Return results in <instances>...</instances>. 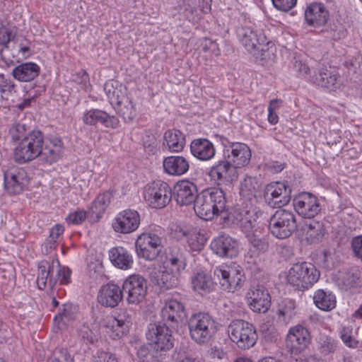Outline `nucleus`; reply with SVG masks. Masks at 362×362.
<instances>
[{
    "label": "nucleus",
    "instance_id": "f257e3e1",
    "mask_svg": "<svg viewBox=\"0 0 362 362\" xmlns=\"http://www.w3.org/2000/svg\"><path fill=\"white\" fill-rule=\"evenodd\" d=\"M238 37L245 49L262 60L273 59L275 48L255 23L245 21L236 30Z\"/></svg>",
    "mask_w": 362,
    "mask_h": 362
},
{
    "label": "nucleus",
    "instance_id": "f03ea898",
    "mask_svg": "<svg viewBox=\"0 0 362 362\" xmlns=\"http://www.w3.org/2000/svg\"><path fill=\"white\" fill-rule=\"evenodd\" d=\"M225 192L219 187H210L202 191L197 197L194 210L200 218L212 220L226 211Z\"/></svg>",
    "mask_w": 362,
    "mask_h": 362
},
{
    "label": "nucleus",
    "instance_id": "7ed1b4c3",
    "mask_svg": "<svg viewBox=\"0 0 362 362\" xmlns=\"http://www.w3.org/2000/svg\"><path fill=\"white\" fill-rule=\"evenodd\" d=\"M104 91L117 113L125 122H132L135 118L136 109L124 86L118 81L109 80L104 84Z\"/></svg>",
    "mask_w": 362,
    "mask_h": 362
},
{
    "label": "nucleus",
    "instance_id": "20e7f679",
    "mask_svg": "<svg viewBox=\"0 0 362 362\" xmlns=\"http://www.w3.org/2000/svg\"><path fill=\"white\" fill-rule=\"evenodd\" d=\"M70 276L71 270L67 267H60L58 260H53L52 263L42 260L38 263L36 282L40 290L45 289L47 285L52 288L58 281L60 284H68Z\"/></svg>",
    "mask_w": 362,
    "mask_h": 362
},
{
    "label": "nucleus",
    "instance_id": "39448f33",
    "mask_svg": "<svg viewBox=\"0 0 362 362\" xmlns=\"http://www.w3.org/2000/svg\"><path fill=\"white\" fill-rule=\"evenodd\" d=\"M320 272L314 264L303 262L294 264L288 270V283L299 291L311 288L320 278Z\"/></svg>",
    "mask_w": 362,
    "mask_h": 362
},
{
    "label": "nucleus",
    "instance_id": "423d86ee",
    "mask_svg": "<svg viewBox=\"0 0 362 362\" xmlns=\"http://www.w3.org/2000/svg\"><path fill=\"white\" fill-rule=\"evenodd\" d=\"M214 279L221 288L228 292H235L243 285L245 277L243 268L235 263L223 264L213 271Z\"/></svg>",
    "mask_w": 362,
    "mask_h": 362
},
{
    "label": "nucleus",
    "instance_id": "0eeeda50",
    "mask_svg": "<svg viewBox=\"0 0 362 362\" xmlns=\"http://www.w3.org/2000/svg\"><path fill=\"white\" fill-rule=\"evenodd\" d=\"M43 134L39 130H33L25 136L14 150L13 158L20 164L31 161L42 151Z\"/></svg>",
    "mask_w": 362,
    "mask_h": 362
},
{
    "label": "nucleus",
    "instance_id": "6e6552de",
    "mask_svg": "<svg viewBox=\"0 0 362 362\" xmlns=\"http://www.w3.org/2000/svg\"><path fill=\"white\" fill-rule=\"evenodd\" d=\"M188 328L191 339L199 344L208 343L216 332L215 321L206 313L192 315L189 320Z\"/></svg>",
    "mask_w": 362,
    "mask_h": 362
},
{
    "label": "nucleus",
    "instance_id": "1a4fd4ad",
    "mask_svg": "<svg viewBox=\"0 0 362 362\" xmlns=\"http://www.w3.org/2000/svg\"><path fill=\"white\" fill-rule=\"evenodd\" d=\"M228 332L230 340L243 350L252 347L257 339L253 325L243 320L232 321L228 327Z\"/></svg>",
    "mask_w": 362,
    "mask_h": 362
},
{
    "label": "nucleus",
    "instance_id": "9d476101",
    "mask_svg": "<svg viewBox=\"0 0 362 362\" xmlns=\"http://www.w3.org/2000/svg\"><path fill=\"white\" fill-rule=\"evenodd\" d=\"M296 228V216L291 211L280 209L270 218L269 230L278 239L290 237Z\"/></svg>",
    "mask_w": 362,
    "mask_h": 362
},
{
    "label": "nucleus",
    "instance_id": "9b49d317",
    "mask_svg": "<svg viewBox=\"0 0 362 362\" xmlns=\"http://www.w3.org/2000/svg\"><path fill=\"white\" fill-rule=\"evenodd\" d=\"M143 195L147 204L154 209H163L171 201L172 190L169 185L161 180L147 184Z\"/></svg>",
    "mask_w": 362,
    "mask_h": 362
},
{
    "label": "nucleus",
    "instance_id": "f8f14e48",
    "mask_svg": "<svg viewBox=\"0 0 362 362\" xmlns=\"http://www.w3.org/2000/svg\"><path fill=\"white\" fill-rule=\"evenodd\" d=\"M161 247V238L155 232H144L138 235L135 242L137 256L148 261L156 259L160 252Z\"/></svg>",
    "mask_w": 362,
    "mask_h": 362
},
{
    "label": "nucleus",
    "instance_id": "ddd939ff",
    "mask_svg": "<svg viewBox=\"0 0 362 362\" xmlns=\"http://www.w3.org/2000/svg\"><path fill=\"white\" fill-rule=\"evenodd\" d=\"M132 320L130 312L122 309L117 316L108 315L103 318L101 321V327L112 339H119L128 331Z\"/></svg>",
    "mask_w": 362,
    "mask_h": 362
},
{
    "label": "nucleus",
    "instance_id": "4468645a",
    "mask_svg": "<svg viewBox=\"0 0 362 362\" xmlns=\"http://www.w3.org/2000/svg\"><path fill=\"white\" fill-rule=\"evenodd\" d=\"M146 337L156 351H168L173 346L172 331L165 324H150Z\"/></svg>",
    "mask_w": 362,
    "mask_h": 362
},
{
    "label": "nucleus",
    "instance_id": "2eb2a0df",
    "mask_svg": "<svg viewBox=\"0 0 362 362\" xmlns=\"http://www.w3.org/2000/svg\"><path fill=\"white\" fill-rule=\"evenodd\" d=\"M29 184V177L23 168L11 167L4 173V187L9 194L22 193Z\"/></svg>",
    "mask_w": 362,
    "mask_h": 362
},
{
    "label": "nucleus",
    "instance_id": "dca6fc26",
    "mask_svg": "<svg viewBox=\"0 0 362 362\" xmlns=\"http://www.w3.org/2000/svg\"><path fill=\"white\" fill-rule=\"evenodd\" d=\"M123 293L127 294L129 304L137 305L142 302L147 293V281L141 275L128 276L122 284Z\"/></svg>",
    "mask_w": 362,
    "mask_h": 362
},
{
    "label": "nucleus",
    "instance_id": "f3484780",
    "mask_svg": "<svg viewBox=\"0 0 362 362\" xmlns=\"http://www.w3.org/2000/svg\"><path fill=\"white\" fill-rule=\"evenodd\" d=\"M264 197L269 206L281 208L290 202L291 189L284 182H272L267 185Z\"/></svg>",
    "mask_w": 362,
    "mask_h": 362
},
{
    "label": "nucleus",
    "instance_id": "a211bd4d",
    "mask_svg": "<svg viewBox=\"0 0 362 362\" xmlns=\"http://www.w3.org/2000/svg\"><path fill=\"white\" fill-rule=\"evenodd\" d=\"M234 220L245 233L257 232L259 213L253 205H238L233 214Z\"/></svg>",
    "mask_w": 362,
    "mask_h": 362
},
{
    "label": "nucleus",
    "instance_id": "6ab92c4d",
    "mask_svg": "<svg viewBox=\"0 0 362 362\" xmlns=\"http://www.w3.org/2000/svg\"><path fill=\"white\" fill-rule=\"evenodd\" d=\"M141 223L139 213L134 209H125L118 213L112 221L113 230L119 233L128 234L138 229Z\"/></svg>",
    "mask_w": 362,
    "mask_h": 362
},
{
    "label": "nucleus",
    "instance_id": "aec40b11",
    "mask_svg": "<svg viewBox=\"0 0 362 362\" xmlns=\"http://www.w3.org/2000/svg\"><path fill=\"white\" fill-rule=\"evenodd\" d=\"M310 341L308 330L298 325L291 327L286 336V346L293 354H298L305 350Z\"/></svg>",
    "mask_w": 362,
    "mask_h": 362
},
{
    "label": "nucleus",
    "instance_id": "412c9836",
    "mask_svg": "<svg viewBox=\"0 0 362 362\" xmlns=\"http://www.w3.org/2000/svg\"><path fill=\"white\" fill-rule=\"evenodd\" d=\"M250 308L255 313H265L271 305V298L262 285L252 286L246 295Z\"/></svg>",
    "mask_w": 362,
    "mask_h": 362
},
{
    "label": "nucleus",
    "instance_id": "4be33fe9",
    "mask_svg": "<svg viewBox=\"0 0 362 362\" xmlns=\"http://www.w3.org/2000/svg\"><path fill=\"white\" fill-rule=\"evenodd\" d=\"M296 212L306 218L315 217L321 210L317 198L308 192H303L293 199Z\"/></svg>",
    "mask_w": 362,
    "mask_h": 362
},
{
    "label": "nucleus",
    "instance_id": "5701e85b",
    "mask_svg": "<svg viewBox=\"0 0 362 362\" xmlns=\"http://www.w3.org/2000/svg\"><path fill=\"white\" fill-rule=\"evenodd\" d=\"M198 194L197 185L189 180H180L174 185V198L180 206H188L194 204Z\"/></svg>",
    "mask_w": 362,
    "mask_h": 362
},
{
    "label": "nucleus",
    "instance_id": "b1692460",
    "mask_svg": "<svg viewBox=\"0 0 362 362\" xmlns=\"http://www.w3.org/2000/svg\"><path fill=\"white\" fill-rule=\"evenodd\" d=\"M262 182L256 177L245 176L240 184V202L242 205H253L260 194Z\"/></svg>",
    "mask_w": 362,
    "mask_h": 362
},
{
    "label": "nucleus",
    "instance_id": "393cba45",
    "mask_svg": "<svg viewBox=\"0 0 362 362\" xmlns=\"http://www.w3.org/2000/svg\"><path fill=\"white\" fill-rule=\"evenodd\" d=\"M150 281L160 291L175 288L179 284V276L162 265L154 269L149 274Z\"/></svg>",
    "mask_w": 362,
    "mask_h": 362
},
{
    "label": "nucleus",
    "instance_id": "a878e982",
    "mask_svg": "<svg viewBox=\"0 0 362 362\" xmlns=\"http://www.w3.org/2000/svg\"><path fill=\"white\" fill-rule=\"evenodd\" d=\"M211 248L214 253L221 257H234L239 253V243L237 240L228 235H220L214 239Z\"/></svg>",
    "mask_w": 362,
    "mask_h": 362
},
{
    "label": "nucleus",
    "instance_id": "bb28decb",
    "mask_svg": "<svg viewBox=\"0 0 362 362\" xmlns=\"http://www.w3.org/2000/svg\"><path fill=\"white\" fill-rule=\"evenodd\" d=\"M186 315L183 303L176 299L166 301L161 310L162 320L172 327L181 322Z\"/></svg>",
    "mask_w": 362,
    "mask_h": 362
},
{
    "label": "nucleus",
    "instance_id": "cd10ccee",
    "mask_svg": "<svg viewBox=\"0 0 362 362\" xmlns=\"http://www.w3.org/2000/svg\"><path fill=\"white\" fill-rule=\"evenodd\" d=\"M235 168L230 161L223 160L210 168L209 175L218 185H221L230 183L235 177Z\"/></svg>",
    "mask_w": 362,
    "mask_h": 362
},
{
    "label": "nucleus",
    "instance_id": "c85d7f7f",
    "mask_svg": "<svg viewBox=\"0 0 362 362\" xmlns=\"http://www.w3.org/2000/svg\"><path fill=\"white\" fill-rule=\"evenodd\" d=\"M83 121L90 126L100 123L107 128L115 129L118 127L119 121L114 115H110L106 112L99 109H91L83 115Z\"/></svg>",
    "mask_w": 362,
    "mask_h": 362
},
{
    "label": "nucleus",
    "instance_id": "c756f323",
    "mask_svg": "<svg viewBox=\"0 0 362 362\" xmlns=\"http://www.w3.org/2000/svg\"><path fill=\"white\" fill-rule=\"evenodd\" d=\"M123 298V291L118 285L107 284L103 286L98 295V301L105 307H116Z\"/></svg>",
    "mask_w": 362,
    "mask_h": 362
},
{
    "label": "nucleus",
    "instance_id": "7c9ffc66",
    "mask_svg": "<svg viewBox=\"0 0 362 362\" xmlns=\"http://www.w3.org/2000/svg\"><path fill=\"white\" fill-rule=\"evenodd\" d=\"M329 13L325 6L318 2L307 5L305 9V20L311 26L324 25L328 20Z\"/></svg>",
    "mask_w": 362,
    "mask_h": 362
},
{
    "label": "nucleus",
    "instance_id": "2f4dec72",
    "mask_svg": "<svg viewBox=\"0 0 362 362\" xmlns=\"http://www.w3.org/2000/svg\"><path fill=\"white\" fill-rule=\"evenodd\" d=\"M190 152L197 160L208 161L214 157L216 149L211 141L207 139L199 138L192 141Z\"/></svg>",
    "mask_w": 362,
    "mask_h": 362
},
{
    "label": "nucleus",
    "instance_id": "473e14b6",
    "mask_svg": "<svg viewBox=\"0 0 362 362\" xmlns=\"http://www.w3.org/2000/svg\"><path fill=\"white\" fill-rule=\"evenodd\" d=\"M230 153L228 154V160L235 168L247 165L251 158L250 148L243 143H233L230 146Z\"/></svg>",
    "mask_w": 362,
    "mask_h": 362
},
{
    "label": "nucleus",
    "instance_id": "72a5a7b5",
    "mask_svg": "<svg viewBox=\"0 0 362 362\" xmlns=\"http://www.w3.org/2000/svg\"><path fill=\"white\" fill-rule=\"evenodd\" d=\"M163 168L164 172L169 175L181 176L189 170V163L184 156H170L164 158Z\"/></svg>",
    "mask_w": 362,
    "mask_h": 362
},
{
    "label": "nucleus",
    "instance_id": "f704fd0d",
    "mask_svg": "<svg viewBox=\"0 0 362 362\" xmlns=\"http://www.w3.org/2000/svg\"><path fill=\"white\" fill-rule=\"evenodd\" d=\"M161 265L180 276L186 267V258L180 248L172 247Z\"/></svg>",
    "mask_w": 362,
    "mask_h": 362
},
{
    "label": "nucleus",
    "instance_id": "c9c22d12",
    "mask_svg": "<svg viewBox=\"0 0 362 362\" xmlns=\"http://www.w3.org/2000/svg\"><path fill=\"white\" fill-rule=\"evenodd\" d=\"M186 144L185 134L178 129H173L166 131L163 136V145L171 153L181 152Z\"/></svg>",
    "mask_w": 362,
    "mask_h": 362
},
{
    "label": "nucleus",
    "instance_id": "e433bc0d",
    "mask_svg": "<svg viewBox=\"0 0 362 362\" xmlns=\"http://www.w3.org/2000/svg\"><path fill=\"white\" fill-rule=\"evenodd\" d=\"M40 71V66L37 64L26 62L16 66L12 71V76L19 81L29 82L34 80Z\"/></svg>",
    "mask_w": 362,
    "mask_h": 362
},
{
    "label": "nucleus",
    "instance_id": "4c0bfd02",
    "mask_svg": "<svg viewBox=\"0 0 362 362\" xmlns=\"http://www.w3.org/2000/svg\"><path fill=\"white\" fill-rule=\"evenodd\" d=\"M109 257L114 266L121 269H129L134 263L132 255L122 247L112 248L109 252Z\"/></svg>",
    "mask_w": 362,
    "mask_h": 362
},
{
    "label": "nucleus",
    "instance_id": "58836bf2",
    "mask_svg": "<svg viewBox=\"0 0 362 362\" xmlns=\"http://www.w3.org/2000/svg\"><path fill=\"white\" fill-rule=\"evenodd\" d=\"M63 151L62 141L59 138H53L46 142L42 146L40 156L42 160L49 163L56 162L61 156Z\"/></svg>",
    "mask_w": 362,
    "mask_h": 362
},
{
    "label": "nucleus",
    "instance_id": "ea45409f",
    "mask_svg": "<svg viewBox=\"0 0 362 362\" xmlns=\"http://www.w3.org/2000/svg\"><path fill=\"white\" fill-rule=\"evenodd\" d=\"M324 225L316 221H310L304 224L302 228L303 235L309 244L319 243L325 235Z\"/></svg>",
    "mask_w": 362,
    "mask_h": 362
},
{
    "label": "nucleus",
    "instance_id": "a19ab883",
    "mask_svg": "<svg viewBox=\"0 0 362 362\" xmlns=\"http://www.w3.org/2000/svg\"><path fill=\"white\" fill-rule=\"evenodd\" d=\"M313 81L322 88L334 89L339 86L338 75L327 69H321L313 76Z\"/></svg>",
    "mask_w": 362,
    "mask_h": 362
},
{
    "label": "nucleus",
    "instance_id": "79ce46f5",
    "mask_svg": "<svg viewBox=\"0 0 362 362\" xmlns=\"http://www.w3.org/2000/svg\"><path fill=\"white\" fill-rule=\"evenodd\" d=\"M315 305L320 310L330 311L336 307L337 300L335 296L329 291L319 289L315 292L313 296Z\"/></svg>",
    "mask_w": 362,
    "mask_h": 362
},
{
    "label": "nucleus",
    "instance_id": "37998d69",
    "mask_svg": "<svg viewBox=\"0 0 362 362\" xmlns=\"http://www.w3.org/2000/svg\"><path fill=\"white\" fill-rule=\"evenodd\" d=\"M112 195L110 192L100 194L93 202L89 210L92 217L100 218L110 204Z\"/></svg>",
    "mask_w": 362,
    "mask_h": 362
},
{
    "label": "nucleus",
    "instance_id": "c03bdc74",
    "mask_svg": "<svg viewBox=\"0 0 362 362\" xmlns=\"http://www.w3.org/2000/svg\"><path fill=\"white\" fill-rule=\"evenodd\" d=\"M194 291L203 295L213 289V282L209 276L204 272H198L192 278Z\"/></svg>",
    "mask_w": 362,
    "mask_h": 362
},
{
    "label": "nucleus",
    "instance_id": "a18cd8bd",
    "mask_svg": "<svg viewBox=\"0 0 362 362\" xmlns=\"http://www.w3.org/2000/svg\"><path fill=\"white\" fill-rule=\"evenodd\" d=\"M296 302L291 299H286L278 310L279 318L286 323H288L296 315Z\"/></svg>",
    "mask_w": 362,
    "mask_h": 362
},
{
    "label": "nucleus",
    "instance_id": "49530a36",
    "mask_svg": "<svg viewBox=\"0 0 362 362\" xmlns=\"http://www.w3.org/2000/svg\"><path fill=\"white\" fill-rule=\"evenodd\" d=\"M342 284L346 289L361 286V272L358 269H354L348 272L342 279Z\"/></svg>",
    "mask_w": 362,
    "mask_h": 362
},
{
    "label": "nucleus",
    "instance_id": "de8ad7c7",
    "mask_svg": "<svg viewBox=\"0 0 362 362\" xmlns=\"http://www.w3.org/2000/svg\"><path fill=\"white\" fill-rule=\"evenodd\" d=\"M77 313V307L71 303H65L62 309L60 310L59 315L55 317L54 320L62 321L66 325L75 319Z\"/></svg>",
    "mask_w": 362,
    "mask_h": 362
},
{
    "label": "nucleus",
    "instance_id": "09e8293b",
    "mask_svg": "<svg viewBox=\"0 0 362 362\" xmlns=\"http://www.w3.org/2000/svg\"><path fill=\"white\" fill-rule=\"evenodd\" d=\"M250 244V252L252 253L251 257H257L259 255L264 253L269 248L268 242L265 240L257 238L256 235L251 238Z\"/></svg>",
    "mask_w": 362,
    "mask_h": 362
},
{
    "label": "nucleus",
    "instance_id": "8fccbe9b",
    "mask_svg": "<svg viewBox=\"0 0 362 362\" xmlns=\"http://www.w3.org/2000/svg\"><path fill=\"white\" fill-rule=\"evenodd\" d=\"M64 228L61 224H56L53 226L49 233V236L45 243V247L50 250L57 247L59 238L63 234Z\"/></svg>",
    "mask_w": 362,
    "mask_h": 362
},
{
    "label": "nucleus",
    "instance_id": "3c124183",
    "mask_svg": "<svg viewBox=\"0 0 362 362\" xmlns=\"http://www.w3.org/2000/svg\"><path fill=\"white\" fill-rule=\"evenodd\" d=\"M143 146L150 155H155L159 151V142L153 134H146L143 138Z\"/></svg>",
    "mask_w": 362,
    "mask_h": 362
},
{
    "label": "nucleus",
    "instance_id": "603ef678",
    "mask_svg": "<svg viewBox=\"0 0 362 362\" xmlns=\"http://www.w3.org/2000/svg\"><path fill=\"white\" fill-rule=\"evenodd\" d=\"M340 337L343 342L350 348H356L358 341L353 336L351 326L343 327L340 331Z\"/></svg>",
    "mask_w": 362,
    "mask_h": 362
},
{
    "label": "nucleus",
    "instance_id": "864d4df0",
    "mask_svg": "<svg viewBox=\"0 0 362 362\" xmlns=\"http://www.w3.org/2000/svg\"><path fill=\"white\" fill-rule=\"evenodd\" d=\"M0 93L1 97L9 96L16 93V85L9 78L5 77L4 74H0Z\"/></svg>",
    "mask_w": 362,
    "mask_h": 362
},
{
    "label": "nucleus",
    "instance_id": "5fc2aeb1",
    "mask_svg": "<svg viewBox=\"0 0 362 362\" xmlns=\"http://www.w3.org/2000/svg\"><path fill=\"white\" fill-rule=\"evenodd\" d=\"M189 247L192 251L199 252L204 245V238L197 233H191L187 238Z\"/></svg>",
    "mask_w": 362,
    "mask_h": 362
},
{
    "label": "nucleus",
    "instance_id": "6e6d98bb",
    "mask_svg": "<svg viewBox=\"0 0 362 362\" xmlns=\"http://www.w3.org/2000/svg\"><path fill=\"white\" fill-rule=\"evenodd\" d=\"M49 362H74V361L67 349L60 348L53 351Z\"/></svg>",
    "mask_w": 362,
    "mask_h": 362
},
{
    "label": "nucleus",
    "instance_id": "4d7b16f0",
    "mask_svg": "<svg viewBox=\"0 0 362 362\" xmlns=\"http://www.w3.org/2000/svg\"><path fill=\"white\" fill-rule=\"evenodd\" d=\"M26 126L21 123H15L12 124L9 129V134L11 136L12 140L18 141L21 139H23L26 136Z\"/></svg>",
    "mask_w": 362,
    "mask_h": 362
},
{
    "label": "nucleus",
    "instance_id": "13d9d810",
    "mask_svg": "<svg viewBox=\"0 0 362 362\" xmlns=\"http://www.w3.org/2000/svg\"><path fill=\"white\" fill-rule=\"evenodd\" d=\"M202 50L204 52L209 54L208 56L211 58L218 57L220 55V49L215 42L209 40L204 39L202 43Z\"/></svg>",
    "mask_w": 362,
    "mask_h": 362
},
{
    "label": "nucleus",
    "instance_id": "bf43d9fd",
    "mask_svg": "<svg viewBox=\"0 0 362 362\" xmlns=\"http://www.w3.org/2000/svg\"><path fill=\"white\" fill-rule=\"evenodd\" d=\"M79 335L83 340H86L87 342L90 344L94 343L98 339L97 331L93 330L89 327V326L86 325H83L81 327L79 330Z\"/></svg>",
    "mask_w": 362,
    "mask_h": 362
},
{
    "label": "nucleus",
    "instance_id": "052dcab7",
    "mask_svg": "<svg viewBox=\"0 0 362 362\" xmlns=\"http://www.w3.org/2000/svg\"><path fill=\"white\" fill-rule=\"evenodd\" d=\"M86 218V211L84 210H77L70 213L66 220L69 224L78 225L82 223Z\"/></svg>",
    "mask_w": 362,
    "mask_h": 362
},
{
    "label": "nucleus",
    "instance_id": "680f3d73",
    "mask_svg": "<svg viewBox=\"0 0 362 362\" xmlns=\"http://www.w3.org/2000/svg\"><path fill=\"white\" fill-rule=\"evenodd\" d=\"M351 247L354 256L362 261V235L353 238Z\"/></svg>",
    "mask_w": 362,
    "mask_h": 362
},
{
    "label": "nucleus",
    "instance_id": "e2e57ef3",
    "mask_svg": "<svg viewBox=\"0 0 362 362\" xmlns=\"http://www.w3.org/2000/svg\"><path fill=\"white\" fill-rule=\"evenodd\" d=\"M276 8L282 11H288L296 4L297 0H272Z\"/></svg>",
    "mask_w": 362,
    "mask_h": 362
},
{
    "label": "nucleus",
    "instance_id": "0e129e2a",
    "mask_svg": "<svg viewBox=\"0 0 362 362\" xmlns=\"http://www.w3.org/2000/svg\"><path fill=\"white\" fill-rule=\"evenodd\" d=\"M336 347V341L331 337H326L320 344L321 352L325 354L334 352Z\"/></svg>",
    "mask_w": 362,
    "mask_h": 362
},
{
    "label": "nucleus",
    "instance_id": "69168bd1",
    "mask_svg": "<svg viewBox=\"0 0 362 362\" xmlns=\"http://www.w3.org/2000/svg\"><path fill=\"white\" fill-rule=\"evenodd\" d=\"M72 81L81 86V88H86L89 82V76L85 70L81 69L72 76Z\"/></svg>",
    "mask_w": 362,
    "mask_h": 362
},
{
    "label": "nucleus",
    "instance_id": "338daca9",
    "mask_svg": "<svg viewBox=\"0 0 362 362\" xmlns=\"http://www.w3.org/2000/svg\"><path fill=\"white\" fill-rule=\"evenodd\" d=\"M11 30L0 23V45H6L12 39Z\"/></svg>",
    "mask_w": 362,
    "mask_h": 362
},
{
    "label": "nucleus",
    "instance_id": "774afa93",
    "mask_svg": "<svg viewBox=\"0 0 362 362\" xmlns=\"http://www.w3.org/2000/svg\"><path fill=\"white\" fill-rule=\"evenodd\" d=\"M95 362H117V359L110 353L100 352Z\"/></svg>",
    "mask_w": 362,
    "mask_h": 362
}]
</instances>
